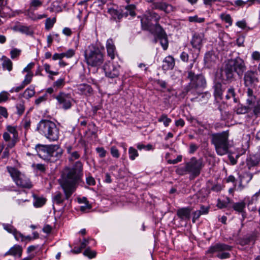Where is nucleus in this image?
<instances>
[{
  "instance_id": "26",
  "label": "nucleus",
  "mask_w": 260,
  "mask_h": 260,
  "mask_svg": "<svg viewBox=\"0 0 260 260\" xmlns=\"http://www.w3.org/2000/svg\"><path fill=\"white\" fill-rule=\"evenodd\" d=\"M77 90L80 94L89 95L92 92L91 87L86 84H81L77 86Z\"/></svg>"
},
{
  "instance_id": "24",
  "label": "nucleus",
  "mask_w": 260,
  "mask_h": 260,
  "mask_svg": "<svg viewBox=\"0 0 260 260\" xmlns=\"http://www.w3.org/2000/svg\"><path fill=\"white\" fill-rule=\"evenodd\" d=\"M191 209L189 208H182L178 210L177 214L182 220H186L190 218Z\"/></svg>"
},
{
  "instance_id": "53",
  "label": "nucleus",
  "mask_w": 260,
  "mask_h": 260,
  "mask_svg": "<svg viewBox=\"0 0 260 260\" xmlns=\"http://www.w3.org/2000/svg\"><path fill=\"white\" fill-rule=\"evenodd\" d=\"M43 66L46 72L49 74L50 75L54 76L58 75V72H53L50 70V66L49 64L47 63H45Z\"/></svg>"
},
{
  "instance_id": "29",
  "label": "nucleus",
  "mask_w": 260,
  "mask_h": 260,
  "mask_svg": "<svg viewBox=\"0 0 260 260\" xmlns=\"http://www.w3.org/2000/svg\"><path fill=\"white\" fill-rule=\"evenodd\" d=\"M15 239L18 241H20L21 242L27 243L33 240V238H32V236L30 235L24 236L20 232H19V233L16 234Z\"/></svg>"
},
{
  "instance_id": "58",
  "label": "nucleus",
  "mask_w": 260,
  "mask_h": 260,
  "mask_svg": "<svg viewBox=\"0 0 260 260\" xmlns=\"http://www.w3.org/2000/svg\"><path fill=\"white\" fill-rule=\"evenodd\" d=\"M253 112L256 115L260 113V99L257 102L256 105L253 107Z\"/></svg>"
},
{
  "instance_id": "61",
  "label": "nucleus",
  "mask_w": 260,
  "mask_h": 260,
  "mask_svg": "<svg viewBox=\"0 0 260 260\" xmlns=\"http://www.w3.org/2000/svg\"><path fill=\"white\" fill-rule=\"evenodd\" d=\"M22 126L26 129L29 127L30 125V120L27 118H25L22 121Z\"/></svg>"
},
{
  "instance_id": "43",
  "label": "nucleus",
  "mask_w": 260,
  "mask_h": 260,
  "mask_svg": "<svg viewBox=\"0 0 260 260\" xmlns=\"http://www.w3.org/2000/svg\"><path fill=\"white\" fill-rule=\"evenodd\" d=\"M137 147L140 150L145 149L147 151H150L154 149V147L153 146V145L150 144H147V145H145L141 143H138L137 144Z\"/></svg>"
},
{
  "instance_id": "60",
  "label": "nucleus",
  "mask_w": 260,
  "mask_h": 260,
  "mask_svg": "<svg viewBox=\"0 0 260 260\" xmlns=\"http://www.w3.org/2000/svg\"><path fill=\"white\" fill-rule=\"evenodd\" d=\"M182 156L178 155L176 159H169L167 162L169 164H176L182 160Z\"/></svg>"
},
{
  "instance_id": "37",
  "label": "nucleus",
  "mask_w": 260,
  "mask_h": 260,
  "mask_svg": "<svg viewBox=\"0 0 260 260\" xmlns=\"http://www.w3.org/2000/svg\"><path fill=\"white\" fill-rule=\"evenodd\" d=\"M236 93L235 89L233 87L229 88L227 91L225 98L226 100H230L231 98H233L234 102L235 103L237 102V99L236 98Z\"/></svg>"
},
{
  "instance_id": "16",
  "label": "nucleus",
  "mask_w": 260,
  "mask_h": 260,
  "mask_svg": "<svg viewBox=\"0 0 260 260\" xmlns=\"http://www.w3.org/2000/svg\"><path fill=\"white\" fill-rule=\"evenodd\" d=\"M204 40L205 35L203 32H196L192 37L191 44L193 48L200 49Z\"/></svg>"
},
{
  "instance_id": "57",
  "label": "nucleus",
  "mask_w": 260,
  "mask_h": 260,
  "mask_svg": "<svg viewBox=\"0 0 260 260\" xmlns=\"http://www.w3.org/2000/svg\"><path fill=\"white\" fill-rule=\"evenodd\" d=\"M25 86H24L22 83L21 84L18 86L13 87L10 90V92L13 93V92H18L21 90H22Z\"/></svg>"
},
{
  "instance_id": "55",
  "label": "nucleus",
  "mask_w": 260,
  "mask_h": 260,
  "mask_svg": "<svg viewBox=\"0 0 260 260\" xmlns=\"http://www.w3.org/2000/svg\"><path fill=\"white\" fill-rule=\"evenodd\" d=\"M47 94H45L39 97L38 99H37L35 101V103L36 105L38 106L41 103L46 101L47 100Z\"/></svg>"
},
{
  "instance_id": "38",
  "label": "nucleus",
  "mask_w": 260,
  "mask_h": 260,
  "mask_svg": "<svg viewBox=\"0 0 260 260\" xmlns=\"http://www.w3.org/2000/svg\"><path fill=\"white\" fill-rule=\"evenodd\" d=\"M158 122H163L165 126L167 127L171 122L172 120L171 118L168 117L167 115L165 114H162L158 119Z\"/></svg>"
},
{
  "instance_id": "19",
  "label": "nucleus",
  "mask_w": 260,
  "mask_h": 260,
  "mask_svg": "<svg viewBox=\"0 0 260 260\" xmlns=\"http://www.w3.org/2000/svg\"><path fill=\"white\" fill-rule=\"evenodd\" d=\"M22 247L19 245L15 244L5 253V255H9L15 258H20L22 256Z\"/></svg>"
},
{
  "instance_id": "3",
  "label": "nucleus",
  "mask_w": 260,
  "mask_h": 260,
  "mask_svg": "<svg viewBox=\"0 0 260 260\" xmlns=\"http://www.w3.org/2000/svg\"><path fill=\"white\" fill-rule=\"evenodd\" d=\"M85 61L88 67L99 69L105 60V56L103 52L97 46L90 45L84 51Z\"/></svg>"
},
{
  "instance_id": "27",
  "label": "nucleus",
  "mask_w": 260,
  "mask_h": 260,
  "mask_svg": "<svg viewBox=\"0 0 260 260\" xmlns=\"http://www.w3.org/2000/svg\"><path fill=\"white\" fill-rule=\"evenodd\" d=\"M13 29L15 31H19L27 35H31L33 34L30 27L25 25L15 26L13 27Z\"/></svg>"
},
{
  "instance_id": "59",
  "label": "nucleus",
  "mask_w": 260,
  "mask_h": 260,
  "mask_svg": "<svg viewBox=\"0 0 260 260\" xmlns=\"http://www.w3.org/2000/svg\"><path fill=\"white\" fill-rule=\"evenodd\" d=\"M63 53L64 57H66L67 58H71L74 55L75 51L72 49H69L67 52Z\"/></svg>"
},
{
  "instance_id": "39",
  "label": "nucleus",
  "mask_w": 260,
  "mask_h": 260,
  "mask_svg": "<svg viewBox=\"0 0 260 260\" xmlns=\"http://www.w3.org/2000/svg\"><path fill=\"white\" fill-rule=\"evenodd\" d=\"M233 207L236 211L242 212L245 208V204L244 202H237L233 204Z\"/></svg>"
},
{
  "instance_id": "25",
  "label": "nucleus",
  "mask_w": 260,
  "mask_h": 260,
  "mask_svg": "<svg viewBox=\"0 0 260 260\" xmlns=\"http://www.w3.org/2000/svg\"><path fill=\"white\" fill-rule=\"evenodd\" d=\"M175 60L174 58L169 55L165 57L163 61L162 68L164 70H172L175 66Z\"/></svg>"
},
{
  "instance_id": "23",
  "label": "nucleus",
  "mask_w": 260,
  "mask_h": 260,
  "mask_svg": "<svg viewBox=\"0 0 260 260\" xmlns=\"http://www.w3.org/2000/svg\"><path fill=\"white\" fill-rule=\"evenodd\" d=\"M234 72H235L234 70L231 67H230V64L228 62L223 71V80H225L228 82L233 81L234 78Z\"/></svg>"
},
{
  "instance_id": "46",
  "label": "nucleus",
  "mask_w": 260,
  "mask_h": 260,
  "mask_svg": "<svg viewBox=\"0 0 260 260\" xmlns=\"http://www.w3.org/2000/svg\"><path fill=\"white\" fill-rule=\"evenodd\" d=\"M54 202L59 204L63 201V197L62 194L59 192H56L55 195L53 197Z\"/></svg>"
},
{
  "instance_id": "51",
  "label": "nucleus",
  "mask_w": 260,
  "mask_h": 260,
  "mask_svg": "<svg viewBox=\"0 0 260 260\" xmlns=\"http://www.w3.org/2000/svg\"><path fill=\"white\" fill-rule=\"evenodd\" d=\"M83 254L90 258H92L95 256L96 252L94 251L91 250L89 248H87L84 251Z\"/></svg>"
},
{
  "instance_id": "33",
  "label": "nucleus",
  "mask_w": 260,
  "mask_h": 260,
  "mask_svg": "<svg viewBox=\"0 0 260 260\" xmlns=\"http://www.w3.org/2000/svg\"><path fill=\"white\" fill-rule=\"evenodd\" d=\"M249 109V107L239 104L235 108L234 111L236 112L237 114H244L248 112Z\"/></svg>"
},
{
  "instance_id": "11",
  "label": "nucleus",
  "mask_w": 260,
  "mask_h": 260,
  "mask_svg": "<svg viewBox=\"0 0 260 260\" xmlns=\"http://www.w3.org/2000/svg\"><path fill=\"white\" fill-rule=\"evenodd\" d=\"M120 66L114 62L106 61L103 66V69L105 76L109 78H115L119 76L120 74Z\"/></svg>"
},
{
  "instance_id": "31",
  "label": "nucleus",
  "mask_w": 260,
  "mask_h": 260,
  "mask_svg": "<svg viewBox=\"0 0 260 260\" xmlns=\"http://www.w3.org/2000/svg\"><path fill=\"white\" fill-rule=\"evenodd\" d=\"M219 17L222 21L228 24V25H226V27H229L232 25L233 20L230 14L222 13L220 14Z\"/></svg>"
},
{
  "instance_id": "4",
  "label": "nucleus",
  "mask_w": 260,
  "mask_h": 260,
  "mask_svg": "<svg viewBox=\"0 0 260 260\" xmlns=\"http://www.w3.org/2000/svg\"><path fill=\"white\" fill-rule=\"evenodd\" d=\"M37 130L50 141H57L59 136V128L55 123L48 120H41L37 125Z\"/></svg>"
},
{
  "instance_id": "36",
  "label": "nucleus",
  "mask_w": 260,
  "mask_h": 260,
  "mask_svg": "<svg viewBox=\"0 0 260 260\" xmlns=\"http://www.w3.org/2000/svg\"><path fill=\"white\" fill-rule=\"evenodd\" d=\"M3 226L4 229L9 233L12 234L15 238L16 234L19 233V232L17 231L16 229L11 224L8 223H3Z\"/></svg>"
},
{
  "instance_id": "45",
  "label": "nucleus",
  "mask_w": 260,
  "mask_h": 260,
  "mask_svg": "<svg viewBox=\"0 0 260 260\" xmlns=\"http://www.w3.org/2000/svg\"><path fill=\"white\" fill-rule=\"evenodd\" d=\"M188 20L190 22L202 23L205 21L204 18L199 17L197 15L189 16Z\"/></svg>"
},
{
  "instance_id": "63",
  "label": "nucleus",
  "mask_w": 260,
  "mask_h": 260,
  "mask_svg": "<svg viewBox=\"0 0 260 260\" xmlns=\"http://www.w3.org/2000/svg\"><path fill=\"white\" fill-rule=\"evenodd\" d=\"M64 55L63 53H55L53 54L52 59L54 60L59 59L60 60H61V59L64 58Z\"/></svg>"
},
{
  "instance_id": "5",
  "label": "nucleus",
  "mask_w": 260,
  "mask_h": 260,
  "mask_svg": "<svg viewBox=\"0 0 260 260\" xmlns=\"http://www.w3.org/2000/svg\"><path fill=\"white\" fill-rule=\"evenodd\" d=\"M3 138L7 143L4 153L8 156L9 150L14 147L19 140L18 126L12 125H7L6 131L3 134Z\"/></svg>"
},
{
  "instance_id": "44",
  "label": "nucleus",
  "mask_w": 260,
  "mask_h": 260,
  "mask_svg": "<svg viewBox=\"0 0 260 260\" xmlns=\"http://www.w3.org/2000/svg\"><path fill=\"white\" fill-rule=\"evenodd\" d=\"M34 76L33 73H27V74L25 76L24 79L23 81L22 82V83L26 86L29 84L32 81V79Z\"/></svg>"
},
{
  "instance_id": "56",
  "label": "nucleus",
  "mask_w": 260,
  "mask_h": 260,
  "mask_svg": "<svg viewBox=\"0 0 260 260\" xmlns=\"http://www.w3.org/2000/svg\"><path fill=\"white\" fill-rule=\"evenodd\" d=\"M34 66L35 63L34 62H30L27 65V66L25 68L23 69L22 72H26L27 73H32L31 71V70L33 68Z\"/></svg>"
},
{
  "instance_id": "10",
  "label": "nucleus",
  "mask_w": 260,
  "mask_h": 260,
  "mask_svg": "<svg viewBox=\"0 0 260 260\" xmlns=\"http://www.w3.org/2000/svg\"><path fill=\"white\" fill-rule=\"evenodd\" d=\"M203 167L202 160H198L195 157H192L189 162L186 163L184 170L190 174L192 177H195L200 174Z\"/></svg>"
},
{
  "instance_id": "28",
  "label": "nucleus",
  "mask_w": 260,
  "mask_h": 260,
  "mask_svg": "<svg viewBox=\"0 0 260 260\" xmlns=\"http://www.w3.org/2000/svg\"><path fill=\"white\" fill-rule=\"evenodd\" d=\"M214 95L215 98L222 99L223 94V90L222 89V85L220 83H216L213 86Z\"/></svg>"
},
{
  "instance_id": "20",
  "label": "nucleus",
  "mask_w": 260,
  "mask_h": 260,
  "mask_svg": "<svg viewBox=\"0 0 260 260\" xmlns=\"http://www.w3.org/2000/svg\"><path fill=\"white\" fill-rule=\"evenodd\" d=\"M260 161V153L249 155L246 159V164L248 169L256 166Z\"/></svg>"
},
{
  "instance_id": "17",
  "label": "nucleus",
  "mask_w": 260,
  "mask_h": 260,
  "mask_svg": "<svg viewBox=\"0 0 260 260\" xmlns=\"http://www.w3.org/2000/svg\"><path fill=\"white\" fill-rule=\"evenodd\" d=\"M106 47L108 56H109L111 59H114L115 56L117 55V52L112 39H109L107 40Z\"/></svg>"
},
{
  "instance_id": "8",
  "label": "nucleus",
  "mask_w": 260,
  "mask_h": 260,
  "mask_svg": "<svg viewBox=\"0 0 260 260\" xmlns=\"http://www.w3.org/2000/svg\"><path fill=\"white\" fill-rule=\"evenodd\" d=\"M7 170L15 184L20 187L30 188L32 184L24 174L14 167H7Z\"/></svg>"
},
{
  "instance_id": "18",
  "label": "nucleus",
  "mask_w": 260,
  "mask_h": 260,
  "mask_svg": "<svg viewBox=\"0 0 260 260\" xmlns=\"http://www.w3.org/2000/svg\"><path fill=\"white\" fill-rule=\"evenodd\" d=\"M36 149L40 157L49 160V145H37Z\"/></svg>"
},
{
  "instance_id": "40",
  "label": "nucleus",
  "mask_w": 260,
  "mask_h": 260,
  "mask_svg": "<svg viewBox=\"0 0 260 260\" xmlns=\"http://www.w3.org/2000/svg\"><path fill=\"white\" fill-rule=\"evenodd\" d=\"M56 22V18L53 17L52 18H47L45 21V27L46 29H50Z\"/></svg>"
},
{
  "instance_id": "22",
  "label": "nucleus",
  "mask_w": 260,
  "mask_h": 260,
  "mask_svg": "<svg viewBox=\"0 0 260 260\" xmlns=\"http://www.w3.org/2000/svg\"><path fill=\"white\" fill-rule=\"evenodd\" d=\"M217 60V56L212 52H209L205 54L204 62L208 68H211L216 63Z\"/></svg>"
},
{
  "instance_id": "21",
  "label": "nucleus",
  "mask_w": 260,
  "mask_h": 260,
  "mask_svg": "<svg viewBox=\"0 0 260 260\" xmlns=\"http://www.w3.org/2000/svg\"><path fill=\"white\" fill-rule=\"evenodd\" d=\"M153 8L164 11L167 13L173 11V7L171 5L162 2L154 3L153 4Z\"/></svg>"
},
{
  "instance_id": "14",
  "label": "nucleus",
  "mask_w": 260,
  "mask_h": 260,
  "mask_svg": "<svg viewBox=\"0 0 260 260\" xmlns=\"http://www.w3.org/2000/svg\"><path fill=\"white\" fill-rule=\"evenodd\" d=\"M228 63L230 67L234 70L239 77H241L246 70V66L244 61L240 58H236L234 59L229 60Z\"/></svg>"
},
{
  "instance_id": "50",
  "label": "nucleus",
  "mask_w": 260,
  "mask_h": 260,
  "mask_svg": "<svg viewBox=\"0 0 260 260\" xmlns=\"http://www.w3.org/2000/svg\"><path fill=\"white\" fill-rule=\"evenodd\" d=\"M10 96V94L6 91H3L0 93V103L6 102Z\"/></svg>"
},
{
  "instance_id": "7",
  "label": "nucleus",
  "mask_w": 260,
  "mask_h": 260,
  "mask_svg": "<svg viewBox=\"0 0 260 260\" xmlns=\"http://www.w3.org/2000/svg\"><path fill=\"white\" fill-rule=\"evenodd\" d=\"M187 78L189 80V82L184 88L185 93L192 89L204 88L206 86V80L202 74L196 75L192 71H188Z\"/></svg>"
},
{
  "instance_id": "48",
  "label": "nucleus",
  "mask_w": 260,
  "mask_h": 260,
  "mask_svg": "<svg viewBox=\"0 0 260 260\" xmlns=\"http://www.w3.org/2000/svg\"><path fill=\"white\" fill-rule=\"evenodd\" d=\"M21 52L20 49L17 48H13L10 51L11 58L13 59L19 56Z\"/></svg>"
},
{
  "instance_id": "15",
  "label": "nucleus",
  "mask_w": 260,
  "mask_h": 260,
  "mask_svg": "<svg viewBox=\"0 0 260 260\" xmlns=\"http://www.w3.org/2000/svg\"><path fill=\"white\" fill-rule=\"evenodd\" d=\"M63 150L58 145H49V160L54 161L62 155Z\"/></svg>"
},
{
  "instance_id": "13",
  "label": "nucleus",
  "mask_w": 260,
  "mask_h": 260,
  "mask_svg": "<svg viewBox=\"0 0 260 260\" xmlns=\"http://www.w3.org/2000/svg\"><path fill=\"white\" fill-rule=\"evenodd\" d=\"M60 108L68 110L71 108L73 99L71 94L60 92L55 97Z\"/></svg>"
},
{
  "instance_id": "42",
  "label": "nucleus",
  "mask_w": 260,
  "mask_h": 260,
  "mask_svg": "<svg viewBox=\"0 0 260 260\" xmlns=\"http://www.w3.org/2000/svg\"><path fill=\"white\" fill-rule=\"evenodd\" d=\"M16 108L17 109V113L21 115L24 112L25 107H24V103L23 101H20L17 103L16 105Z\"/></svg>"
},
{
  "instance_id": "52",
  "label": "nucleus",
  "mask_w": 260,
  "mask_h": 260,
  "mask_svg": "<svg viewBox=\"0 0 260 260\" xmlns=\"http://www.w3.org/2000/svg\"><path fill=\"white\" fill-rule=\"evenodd\" d=\"M110 152L112 156L115 158H118L120 156L119 150L115 146H112L110 148Z\"/></svg>"
},
{
  "instance_id": "12",
  "label": "nucleus",
  "mask_w": 260,
  "mask_h": 260,
  "mask_svg": "<svg viewBox=\"0 0 260 260\" xmlns=\"http://www.w3.org/2000/svg\"><path fill=\"white\" fill-rule=\"evenodd\" d=\"M244 84L248 88L249 92H251V89L256 88L259 84L256 74L252 71H247L244 76Z\"/></svg>"
},
{
  "instance_id": "62",
  "label": "nucleus",
  "mask_w": 260,
  "mask_h": 260,
  "mask_svg": "<svg viewBox=\"0 0 260 260\" xmlns=\"http://www.w3.org/2000/svg\"><path fill=\"white\" fill-rule=\"evenodd\" d=\"M198 147L195 144H190L189 145V153L190 154H193L198 149Z\"/></svg>"
},
{
  "instance_id": "35",
  "label": "nucleus",
  "mask_w": 260,
  "mask_h": 260,
  "mask_svg": "<svg viewBox=\"0 0 260 260\" xmlns=\"http://www.w3.org/2000/svg\"><path fill=\"white\" fill-rule=\"evenodd\" d=\"M35 94V88L32 86H30L25 90L23 95L24 98L28 99L34 96Z\"/></svg>"
},
{
  "instance_id": "49",
  "label": "nucleus",
  "mask_w": 260,
  "mask_h": 260,
  "mask_svg": "<svg viewBox=\"0 0 260 260\" xmlns=\"http://www.w3.org/2000/svg\"><path fill=\"white\" fill-rule=\"evenodd\" d=\"M64 84H65L64 79V78H59L53 83V86L54 87H56L57 88H60L62 87L64 85Z\"/></svg>"
},
{
  "instance_id": "64",
  "label": "nucleus",
  "mask_w": 260,
  "mask_h": 260,
  "mask_svg": "<svg viewBox=\"0 0 260 260\" xmlns=\"http://www.w3.org/2000/svg\"><path fill=\"white\" fill-rule=\"evenodd\" d=\"M189 56L188 54L185 52H183L180 54V58L184 62H187L188 60Z\"/></svg>"
},
{
  "instance_id": "2",
  "label": "nucleus",
  "mask_w": 260,
  "mask_h": 260,
  "mask_svg": "<svg viewBox=\"0 0 260 260\" xmlns=\"http://www.w3.org/2000/svg\"><path fill=\"white\" fill-rule=\"evenodd\" d=\"M160 16L155 12L148 11L141 19L142 27L156 36L164 50L168 47V37L165 30L158 23Z\"/></svg>"
},
{
  "instance_id": "54",
  "label": "nucleus",
  "mask_w": 260,
  "mask_h": 260,
  "mask_svg": "<svg viewBox=\"0 0 260 260\" xmlns=\"http://www.w3.org/2000/svg\"><path fill=\"white\" fill-rule=\"evenodd\" d=\"M96 151L101 158H103L106 156L107 151L103 147H97L96 148Z\"/></svg>"
},
{
  "instance_id": "9",
  "label": "nucleus",
  "mask_w": 260,
  "mask_h": 260,
  "mask_svg": "<svg viewBox=\"0 0 260 260\" xmlns=\"http://www.w3.org/2000/svg\"><path fill=\"white\" fill-rule=\"evenodd\" d=\"M232 247L230 245L218 243L214 246H211L207 253H218L217 256L220 259H226L230 257V254L228 251H230Z\"/></svg>"
},
{
  "instance_id": "41",
  "label": "nucleus",
  "mask_w": 260,
  "mask_h": 260,
  "mask_svg": "<svg viewBox=\"0 0 260 260\" xmlns=\"http://www.w3.org/2000/svg\"><path fill=\"white\" fill-rule=\"evenodd\" d=\"M129 158L131 160H134L139 156L138 151L133 147H130L128 149Z\"/></svg>"
},
{
  "instance_id": "30",
  "label": "nucleus",
  "mask_w": 260,
  "mask_h": 260,
  "mask_svg": "<svg viewBox=\"0 0 260 260\" xmlns=\"http://www.w3.org/2000/svg\"><path fill=\"white\" fill-rule=\"evenodd\" d=\"M33 204L35 207H41L42 206H43L46 203V199L43 197H39L35 195H33Z\"/></svg>"
},
{
  "instance_id": "47",
  "label": "nucleus",
  "mask_w": 260,
  "mask_h": 260,
  "mask_svg": "<svg viewBox=\"0 0 260 260\" xmlns=\"http://www.w3.org/2000/svg\"><path fill=\"white\" fill-rule=\"evenodd\" d=\"M136 8V6L134 5H129L125 7V9L126 10V14L130 15L132 16H134L136 15L135 10Z\"/></svg>"
},
{
  "instance_id": "6",
  "label": "nucleus",
  "mask_w": 260,
  "mask_h": 260,
  "mask_svg": "<svg viewBox=\"0 0 260 260\" xmlns=\"http://www.w3.org/2000/svg\"><path fill=\"white\" fill-rule=\"evenodd\" d=\"M229 134L228 132H223L213 136L212 142L214 145L217 153L223 155L229 152L230 144L228 141Z\"/></svg>"
},
{
  "instance_id": "32",
  "label": "nucleus",
  "mask_w": 260,
  "mask_h": 260,
  "mask_svg": "<svg viewBox=\"0 0 260 260\" xmlns=\"http://www.w3.org/2000/svg\"><path fill=\"white\" fill-rule=\"evenodd\" d=\"M108 13L110 15L111 17L114 19H120L122 18V14L119 12L116 9L113 8H110L108 10Z\"/></svg>"
},
{
  "instance_id": "34",
  "label": "nucleus",
  "mask_w": 260,
  "mask_h": 260,
  "mask_svg": "<svg viewBox=\"0 0 260 260\" xmlns=\"http://www.w3.org/2000/svg\"><path fill=\"white\" fill-rule=\"evenodd\" d=\"M43 4L41 0H31L29 4L30 10L35 11L41 7Z\"/></svg>"
},
{
  "instance_id": "1",
  "label": "nucleus",
  "mask_w": 260,
  "mask_h": 260,
  "mask_svg": "<svg viewBox=\"0 0 260 260\" xmlns=\"http://www.w3.org/2000/svg\"><path fill=\"white\" fill-rule=\"evenodd\" d=\"M82 175V164L80 161H77L73 167L63 169L59 181L67 199L75 191Z\"/></svg>"
}]
</instances>
